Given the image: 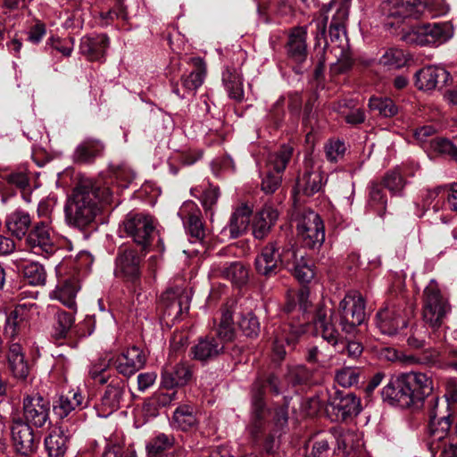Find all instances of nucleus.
I'll return each mask as SVG.
<instances>
[{"mask_svg":"<svg viewBox=\"0 0 457 457\" xmlns=\"http://www.w3.org/2000/svg\"><path fill=\"white\" fill-rule=\"evenodd\" d=\"M79 289V282L75 278H68L59 282L55 289L50 293L52 299L57 300L70 309L76 307V295Z\"/></svg>","mask_w":457,"mask_h":457,"instance_id":"nucleus-42","label":"nucleus"},{"mask_svg":"<svg viewBox=\"0 0 457 457\" xmlns=\"http://www.w3.org/2000/svg\"><path fill=\"white\" fill-rule=\"evenodd\" d=\"M331 310L320 306L314 315L313 324L317 333H320L324 340L335 346H339L341 339L334 324L330 322Z\"/></svg>","mask_w":457,"mask_h":457,"instance_id":"nucleus-32","label":"nucleus"},{"mask_svg":"<svg viewBox=\"0 0 457 457\" xmlns=\"http://www.w3.org/2000/svg\"><path fill=\"white\" fill-rule=\"evenodd\" d=\"M407 55L398 47H389L385 50L379 58V63L388 69H399L407 62Z\"/></svg>","mask_w":457,"mask_h":457,"instance_id":"nucleus-53","label":"nucleus"},{"mask_svg":"<svg viewBox=\"0 0 457 457\" xmlns=\"http://www.w3.org/2000/svg\"><path fill=\"white\" fill-rule=\"evenodd\" d=\"M72 433L63 425L54 428L45 438V448L49 457H63Z\"/></svg>","mask_w":457,"mask_h":457,"instance_id":"nucleus-29","label":"nucleus"},{"mask_svg":"<svg viewBox=\"0 0 457 457\" xmlns=\"http://www.w3.org/2000/svg\"><path fill=\"white\" fill-rule=\"evenodd\" d=\"M28 312L21 306L16 307L6 318L4 334L10 342H17L20 336L26 333L29 328Z\"/></svg>","mask_w":457,"mask_h":457,"instance_id":"nucleus-35","label":"nucleus"},{"mask_svg":"<svg viewBox=\"0 0 457 457\" xmlns=\"http://www.w3.org/2000/svg\"><path fill=\"white\" fill-rule=\"evenodd\" d=\"M161 301L169 315L174 314L178 317L189 310L190 295L185 288L177 286L167 289L162 295Z\"/></svg>","mask_w":457,"mask_h":457,"instance_id":"nucleus-28","label":"nucleus"},{"mask_svg":"<svg viewBox=\"0 0 457 457\" xmlns=\"http://www.w3.org/2000/svg\"><path fill=\"white\" fill-rule=\"evenodd\" d=\"M445 193L446 187H443L428 190L423 199L424 206L428 210L431 208L434 212H438L443 208V205L445 204L446 197Z\"/></svg>","mask_w":457,"mask_h":457,"instance_id":"nucleus-56","label":"nucleus"},{"mask_svg":"<svg viewBox=\"0 0 457 457\" xmlns=\"http://www.w3.org/2000/svg\"><path fill=\"white\" fill-rule=\"evenodd\" d=\"M415 84L420 90H432L445 86L451 78L450 73L441 66H426L415 74Z\"/></svg>","mask_w":457,"mask_h":457,"instance_id":"nucleus-23","label":"nucleus"},{"mask_svg":"<svg viewBox=\"0 0 457 457\" xmlns=\"http://www.w3.org/2000/svg\"><path fill=\"white\" fill-rule=\"evenodd\" d=\"M11 429L13 445L18 453L26 456L37 451L40 436L34 433L31 425L17 418L13 420Z\"/></svg>","mask_w":457,"mask_h":457,"instance_id":"nucleus-17","label":"nucleus"},{"mask_svg":"<svg viewBox=\"0 0 457 457\" xmlns=\"http://www.w3.org/2000/svg\"><path fill=\"white\" fill-rule=\"evenodd\" d=\"M266 386H269L275 395L283 393L279 387V380L275 375L270 374L266 378L256 379L252 389L251 420L247 429L253 443L255 445H262L263 450L270 454L275 453L278 447V440L276 435L278 430L275 433H266L265 431L267 410L264 396Z\"/></svg>","mask_w":457,"mask_h":457,"instance_id":"nucleus-2","label":"nucleus"},{"mask_svg":"<svg viewBox=\"0 0 457 457\" xmlns=\"http://www.w3.org/2000/svg\"><path fill=\"white\" fill-rule=\"evenodd\" d=\"M104 151V145L101 140L88 137L77 145L73 160L76 163H93L96 158L103 155Z\"/></svg>","mask_w":457,"mask_h":457,"instance_id":"nucleus-36","label":"nucleus"},{"mask_svg":"<svg viewBox=\"0 0 457 457\" xmlns=\"http://www.w3.org/2000/svg\"><path fill=\"white\" fill-rule=\"evenodd\" d=\"M115 189L116 187H110L91 182L79 184L65 205L68 223L83 228L95 220L100 210L99 204H119L120 200L115 195Z\"/></svg>","mask_w":457,"mask_h":457,"instance_id":"nucleus-1","label":"nucleus"},{"mask_svg":"<svg viewBox=\"0 0 457 457\" xmlns=\"http://www.w3.org/2000/svg\"><path fill=\"white\" fill-rule=\"evenodd\" d=\"M330 432L337 442L338 453H342L344 457H357L362 445L356 433L342 428H333Z\"/></svg>","mask_w":457,"mask_h":457,"instance_id":"nucleus-33","label":"nucleus"},{"mask_svg":"<svg viewBox=\"0 0 457 457\" xmlns=\"http://www.w3.org/2000/svg\"><path fill=\"white\" fill-rule=\"evenodd\" d=\"M23 278L32 286H43L46 281V271L37 262H24L17 266Z\"/></svg>","mask_w":457,"mask_h":457,"instance_id":"nucleus-47","label":"nucleus"},{"mask_svg":"<svg viewBox=\"0 0 457 457\" xmlns=\"http://www.w3.org/2000/svg\"><path fill=\"white\" fill-rule=\"evenodd\" d=\"M383 183L393 194H398L404 187V181L402 175L395 170L387 172L384 177Z\"/></svg>","mask_w":457,"mask_h":457,"instance_id":"nucleus-63","label":"nucleus"},{"mask_svg":"<svg viewBox=\"0 0 457 457\" xmlns=\"http://www.w3.org/2000/svg\"><path fill=\"white\" fill-rule=\"evenodd\" d=\"M450 311L448 299L442 294L437 282L431 279L423 291L424 321L432 328H438Z\"/></svg>","mask_w":457,"mask_h":457,"instance_id":"nucleus-7","label":"nucleus"},{"mask_svg":"<svg viewBox=\"0 0 457 457\" xmlns=\"http://www.w3.org/2000/svg\"><path fill=\"white\" fill-rule=\"evenodd\" d=\"M293 154L290 145H282L279 150L269 154L267 171L262 179V190L265 194L275 193L282 183V174Z\"/></svg>","mask_w":457,"mask_h":457,"instance_id":"nucleus-8","label":"nucleus"},{"mask_svg":"<svg viewBox=\"0 0 457 457\" xmlns=\"http://www.w3.org/2000/svg\"><path fill=\"white\" fill-rule=\"evenodd\" d=\"M421 0H386L381 4L383 23L392 33L403 28L408 19H420L425 13Z\"/></svg>","mask_w":457,"mask_h":457,"instance_id":"nucleus-6","label":"nucleus"},{"mask_svg":"<svg viewBox=\"0 0 457 457\" xmlns=\"http://www.w3.org/2000/svg\"><path fill=\"white\" fill-rule=\"evenodd\" d=\"M427 46H436L451 39L453 27L450 22H425Z\"/></svg>","mask_w":457,"mask_h":457,"instance_id":"nucleus-43","label":"nucleus"},{"mask_svg":"<svg viewBox=\"0 0 457 457\" xmlns=\"http://www.w3.org/2000/svg\"><path fill=\"white\" fill-rule=\"evenodd\" d=\"M201 212L192 201L185 202L178 212L193 242L202 241L204 229L200 218Z\"/></svg>","mask_w":457,"mask_h":457,"instance_id":"nucleus-24","label":"nucleus"},{"mask_svg":"<svg viewBox=\"0 0 457 457\" xmlns=\"http://www.w3.org/2000/svg\"><path fill=\"white\" fill-rule=\"evenodd\" d=\"M330 47L335 52L338 61V71L345 72L351 65L352 61L348 52V40L346 37L345 27H329Z\"/></svg>","mask_w":457,"mask_h":457,"instance_id":"nucleus-26","label":"nucleus"},{"mask_svg":"<svg viewBox=\"0 0 457 457\" xmlns=\"http://www.w3.org/2000/svg\"><path fill=\"white\" fill-rule=\"evenodd\" d=\"M369 205L379 215L383 216L386 206V197L378 184H371L370 187Z\"/></svg>","mask_w":457,"mask_h":457,"instance_id":"nucleus-57","label":"nucleus"},{"mask_svg":"<svg viewBox=\"0 0 457 457\" xmlns=\"http://www.w3.org/2000/svg\"><path fill=\"white\" fill-rule=\"evenodd\" d=\"M335 110L338 112L350 125L361 124L365 120L364 112L361 108H354L353 100H341Z\"/></svg>","mask_w":457,"mask_h":457,"instance_id":"nucleus-48","label":"nucleus"},{"mask_svg":"<svg viewBox=\"0 0 457 457\" xmlns=\"http://www.w3.org/2000/svg\"><path fill=\"white\" fill-rule=\"evenodd\" d=\"M429 404L428 445L430 451L434 453V449H440L441 444L449 440L448 434L451 428V414L440 409L439 399L437 397L431 399Z\"/></svg>","mask_w":457,"mask_h":457,"instance_id":"nucleus-11","label":"nucleus"},{"mask_svg":"<svg viewBox=\"0 0 457 457\" xmlns=\"http://www.w3.org/2000/svg\"><path fill=\"white\" fill-rule=\"evenodd\" d=\"M190 63L194 67L193 71L181 78L183 92L180 91L178 85L173 87V93L180 98H186L187 96H194L197 88L204 83L206 66L204 60L200 57L190 58Z\"/></svg>","mask_w":457,"mask_h":457,"instance_id":"nucleus-22","label":"nucleus"},{"mask_svg":"<svg viewBox=\"0 0 457 457\" xmlns=\"http://www.w3.org/2000/svg\"><path fill=\"white\" fill-rule=\"evenodd\" d=\"M116 370L124 377H131L143 369L146 362V356L142 349L131 346L123 351L115 359H110Z\"/></svg>","mask_w":457,"mask_h":457,"instance_id":"nucleus-20","label":"nucleus"},{"mask_svg":"<svg viewBox=\"0 0 457 457\" xmlns=\"http://www.w3.org/2000/svg\"><path fill=\"white\" fill-rule=\"evenodd\" d=\"M369 107L372 112H378V113L383 117L388 118L393 117L398 112V108L390 98L372 96L369 101Z\"/></svg>","mask_w":457,"mask_h":457,"instance_id":"nucleus-55","label":"nucleus"},{"mask_svg":"<svg viewBox=\"0 0 457 457\" xmlns=\"http://www.w3.org/2000/svg\"><path fill=\"white\" fill-rule=\"evenodd\" d=\"M326 411L332 421L351 420L361 411V399L352 393L337 391L329 398Z\"/></svg>","mask_w":457,"mask_h":457,"instance_id":"nucleus-13","label":"nucleus"},{"mask_svg":"<svg viewBox=\"0 0 457 457\" xmlns=\"http://www.w3.org/2000/svg\"><path fill=\"white\" fill-rule=\"evenodd\" d=\"M111 362L99 361L97 363H93L89 367L88 374L89 377L98 384H105L110 378V375L108 374V366Z\"/></svg>","mask_w":457,"mask_h":457,"instance_id":"nucleus-62","label":"nucleus"},{"mask_svg":"<svg viewBox=\"0 0 457 457\" xmlns=\"http://www.w3.org/2000/svg\"><path fill=\"white\" fill-rule=\"evenodd\" d=\"M233 313L231 306H225L221 309V317L217 331L219 338L207 336L201 338L198 343L191 348L194 358L200 361H207L215 359L224 349V341H231L235 337V328L233 322Z\"/></svg>","mask_w":457,"mask_h":457,"instance_id":"nucleus-4","label":"nucleus"},{"mask_svg":"<svg viewBox=\"0 0 457 457\" xmlns=\"http://www.w3.org/2000/svg\"><path fill=\"white\" fill-rule=\"evenodd\" d=\"M125 384L123 381L112 380L102 395L98 403L95 405L99 417L106 418L117 411L123 399Z\"/></svg>","mask_w":457,"mask_h":457,"instance_id":"nucleus-21","label":"nucleus"},{"mask_svg":"<svg viewBox=\"0 0 457 457\" xmlns=\"http://www.w3.org/2000/svg\"><path fill=\"white\" fill-rule=\"evenodd\" d=\"M123 226L127 236L142 250H147L155 234V220L145 213H129Z\"/></svg>","mask_w":457,"mask_h":457,"instance_id":"nucleus-9","label":"nucleus"},{"mask_svg":"<svg viewBox=\"0 0 457 457\" xmlns=\"http://www.w3.org/2000/svg\"><path fill=\"white\" fill-rule=\"evenodd\" d=\"M109 46L104 34L85 36L80 40L79 50L89 61H102Z\"/></svg>","mask_w":457,"mask_h":457,"instance_id":"nucleus-34","label":"nucleus"},{"mask_svg":"<svg viewBox=\"0 0 457 457\" xmlns=\"http://www.w3.org/2000/svg\"><path fill=\"white\" fill-rule=\"evenodd\" d=\"M293 273L301 283H308L314 277V270L311 261L304 258L295 247V259L286 268Z\"/></svg>","mask_w":457,"mask_h":457,"instance_id":"nucleus-44","label":"nucleus"},{"mask_svg":"<svg viewBox=\"0 0 457 457\" xmlns=\"http://www.w3.org/2000/svg\"><path fill=\"white\" fill-rule=\"evenodd\" d=\"M253 209L247 204H241L232 213L229 224L224 228L230 237L237 238L243 235L249 227Z\"/></svg>","mask_w":457,"mask_h":457,"instance_id":"nucleus-38","label":"nucleus"},{"mask_svg":"<svg viewBox=\"0 0 457 457\" xmlns=\"http://www.w3.org/2000/svg\"><path fill=\"white\" fill-rule=\"evenodd\" d=\"M175 443L172 436L163 433L156 435L151 438L146 444V451L148 457H159L167 450H170Z\"/></svg>","mask_w":457,"mask_h":457,"instance_id":"nucleus-51","label":"nucleus"},{"mask_svg":"<svg viewBox=\"0 0 457 457\" xmlns=\"http://www.w3.org/2000/svg\"><path fill=\"white\" fill-rule=\"evenodd\" d=\"M222 83L230 98L238 102L243 100V77L239 69L226 66L222 72Z\"/></svg>","mask_w":457,"mask_h":457,"instance_id":"nucleus-41","label":"nucleus"},{"mask_svg":"<svg viewBox=\"0 0 457 457\" xmlns=\"http://www.w3.org/2000/svg\"><path fill=\"white\" fill-rule=\"evenodd\" d=\"M395 35L410 46H427L425 22L416 23L409 27L401 28Z\"/></svg>","mask_w":457,"mask_h":457,"instance_id":"nucleus-46","label":"nucleus"},{"mask_svg":"<svg viewBox=\"0 0 457 457\" xmlns=\"http://www.w3.org/2000/svg\"><path fill=\"white\" fill-rule=\"evenodd\" d=\"M345 150V142L339 139L330 140L325 145L326 156L331 162H336L342 159Z\"/></svg>","mask_w":457,"mask_h":457,"instance_id":"nucleus-61","label":"nucleus"},{"mask_svg":"<svg viewBox=\"0 0 457 457\" xmlns=\"http://www.w3.org/2000/svg\"><path fill=\"white\" fill-rule=\"evenodd\" d=\"M7 360L12 375L18 379H26L29 373V366L20 342H10Z\"/></svg>","mask_w":457,"mask_h":457,"instance_id":"nucleus-39","label":"nucleus"},{"mask_svg":"<svg viewBox=\"0 0 457 457\" xmlns=\"http://www.w3.org/2000/svg\"><path fill=\"white\" fill-rule=\"evenodd\" d=\"M432 390L430 377L423 372L411 371L390 380L383 388L382 395L393 405L408 408L422 403Z\"/></svg>","mask_w":457,"mask_h":457,"instance_id":"nucleus-3","label":"nucleus"},{"mask_svg":"<svg viewBox=\"0 0 457 457\" xmlns=\"http://www.w3.org/2000/svg\"><path fill=\"white\" fill-rule=\"evenodd\" d=\"M141 257L137 251L129 248L120 250L114 267V275L127 281L135 282L141 275Z\"/></svg>","mask_w":457,"mask_h":457,"instance_id":"nucleus-19","label":"nucleus"},{"mask_svg":"<svg viewBox=\"0 0 457 457\" xmlns=\"http://www.w3.org/2000/svg\"><path fill=\"white\" fill-rule=\"evenodd\" d=\"M426 9L423 16H430L432 18L443 16L449 12V5L444 0H430L423 2Z\"/></svg>","mask_w":457,"mask_h":457,"instance_id":"nucleus-64","label":"nucleus"},{"mask_svg":"<svg viewBox=\"0 0 457 457\" xmlns=\"http://www.w3.org/2000/svg\"><path fill=\"white\" fill-rule=\"evenodd\" d=\"M173 423L181 430H188L197 424L194 408L188 405L179 406L173 413Z\"/></svg>","mask_w":457,"mask_h":457,"instance_id":"nucleus-52","label":"nucleus"},{"mask_svg":"<svg viewBox=\"0 0 457 457\" xmlns=\"http://www.w3.org/2000/svg\"><path fill=\"white\" fill-rule=\"evenodd\" d=\"M307 33L308 27L299 26L293 28L288 34L287 54L288 58L297 64H302L307 59Z\"/></svg>","mask_w":457,"mask_h":457,"instance_id":"nucleus-25","label":"nucleus"},{"mask_svg":"<svg viewBox=\"0 0 457 457\" xmlns=\"http://www.w3.org/2000/svg\"><path fill=\"white\" fill-rule=\"evenodd\" d=\"M408 315L403 303L388 304L377 313V326L383 334L395 335L407 327Z\"/></svg>","mask_w":457,"mask_h":457,"instance_id":"nucleus-15","label":"nucleus"},{"mask_svg":"<svg viewBox=\"0 0 457 457\" xmlns=\"http://www.w3.org/2000/svg\"><path fill=\"white\" fill-rule=\"evenodd\" d=\"M297 234L305 247L320 248L325 240L324 224L318 213L304 211L297 222Z\"/></svg>","mask_w":457,"mask_h":457,"instance_id":"nucleus-12","label":"nucleus"},{"mask_svg":"<svg viewBox=\"0 0 457 457\" xmlns=\"http://www.w3.org/2000/svg\"><path fill=\"white\" fill-rule=\"evenodd\" d=\"M340 326L347 334L354 331L366 318L365 301L358 292L347 294L339 303Z\"/></svg>","mask_w":457,"mask_h":457,"instance_id":"nucleus-10","label":"nucleus"},{"mask_svg":"<svg viewBox=\"0 0 457 457\" xmlns=\"http://www.w3.org/2000/svg\"><path fill=\"white\" fill-rule=\"evenodd\" d=\"M305 332L304 323L295 325L291 322L283 323L274 330L272 358L275 361L284 359L287 351L285 346L294 345L299 337Z\"/></svg>","mask_w":457,"mask_h":457,"instance_id":"nucleus-18","label":"nucleus"},{"mask_svg":"<svg viewBox=\"0 0 457 457\" xmlns=\"http://www.w3.org/2000/svg\"><path fill=\"white\" fill-rule=\"evenodd\" d=\"M191 194L201 201L206 211L212 208L220 196L219 188L210 184H204L192 188Z\"/></svg>","mask_w":457,"mask_h":457,"instance_id":"nucleus-49","label":"nucleus"},{"mask_svg":"<svg viewBox=\"0 0 457 457\" xmlns=\"http://www.w3.org/2000/svg\"><path fill=\"white\" fill-rule=\"evenodd\" d=\"M56 323L54 325V336L56 338L66 337L74 322V317L71 312L59 311L55 315Z\"/></svg>","mask_w":457,"mask_h":457,"instance_id":"nucleus-58","label":"nucleus"},{"mask_svg":"<svg viewBox=\"0 0 457 457\" xmlns=\"http://www.w3.org/2000/svg\"><path fill=\"white\" fill-rule=\"evenodd\" d=\"M295 259V246L286 239L278 238L264 246L255 258L256 271L272 277L288 267Z\"/></svg>","mask_w":457,"mask_h":457,"instance_id":"nucleus-5","label":"nucleus"},{"mask_svg":"<svg viewBox=\"0 0 457 457\" xmlns=\"http://www.w3.org/2000/svg\"><path fill=\"white\" fill-rule=\"evenodd\" d=\"M238 327L243 334L248 337H255L260 332L259 320L252 312L241 316L238 320Z\"/></svg>","mask_w":457,"mask_h":457,"instance_id":"nucleus-59","label":"nucleus"},{"mask_svg":"<svg viewBox=\"0 0 457 457\" xmlns=\"http://www.w3.org/2000/svg\"><path fill=\"white\" fill-rule=\"evenodd\" d=\"M30 224L29 213L19 210L10 213L5 220L8 231L20 239L26 235Z\"/></svg>","mask_w":457,"mask_h":457,"instance_id":"nucleus-45","label":"nucleus"},{"mask_svg":"<svg viewBox=\"0 0 457 457\" xmlns=\"http://www.w3.org/2000/svg\"><path fill=\"white\" fill-rule=\"evenodd\" d=\"M30 252L37 255L48 257L57 250L56 237L47 220L36 222L26 237Z\"/></svg>","mask_w":457,"mask_h":457,"instance_id":"nucleus-14","label":"nucleus"},{"mask_svg":"<svg viewBox=\"0 0 457 457\" xmlns=\"http://www.w3.org/2000/svg\"><path fill=\"white\" fill-rule=\"evenodd\" d=\"M323 185V177L319 168L306 163L304 171L297 179V187L306 195L319 192Z\"/></svg>","mask_w":457,"mask_h":457,"instance_id":"nucleus-40","label":"nucleus"},{"mask_svg":"<svg viewBox=\"0 0 457 457\" xmlns=\"http://www.w3.org/2000/svg\"><path fill=\"white\" fill-rule=\"evenodd\" d=\"M88 405L87 400L79 391L70 390L61 394L54 402L53 408L56 416L64 419L76 410H82Z\"/></svg>","mask_w":457,"mask_h":457,"instance_id":"nucleus-30","label":"nucleus"},{"mask_svg":"<svg viewBox=\"0 0 457 457\" xmlns=\"http://www.w3.org/2000/svg\"><path fill=\"white\" fill-rule=\"evenodd\" d=\"M432 146L435 151L446 154L457 162V136L453 137V141L446 138H437L433 141Z\"/></svg>","mask_w":457,"mask_h":457,"instance_id":"nucleus-60","label":"nucleus"},{"mask_svg":"<svg viewBox=\"0 0 457 457\" xmlns=\"http://www.w3.org/2000/svg\"><path fill=\"white\" fill-rule=\"evenodd\" d=\"M309 288L306 287H301L299 291L293 296H287V300L285 305V312L287 313H291L296 309V307H298L299 311H301L303 315L304 316L311 307V302L309 300Z\"/></svg>","mask_w":457,"mask_h":457,"instance_id":"nucleus-50","label":"nucleus"},{"mask_svg":"<svg viewBox=\"0 0 457 457\" xmlns=\"http://www.w3.org/2000/svg\"><path fill=\"white\" fill-rule=\"evenodd\" d=\"M192 378L191 366L185 362L166 366L162 372V386L167 389L187 385Z\"/></svg>","mask_w":457,"mask_h":457,"instance_id":"nucleus-31","label":"nucleus"},{"mask_svg":"<svg viewBox=\"0 0 457 457\" xmlns=\"http://www.w3.org/2000/svg\"><path fill=\"white\" fill-rule=\"evenodd\" d=\"M361 370L357 367L345 366L336 371L335 381L342 387L348 388L358 384Z\"/></svg>","mask_w":457,"mask_h":457,"instance_id":"nucleus-54","label":"nucleus"},{"mask_svg":"<svg viewBox=\"0 0 457 457\" xmlns=\"http://www.w3.org/2000/svg\"><path fill=\"white\" fill-rule=\"evenodd\" d=\"M210 276L225 278L233 284L242 286L248 279V270L240 262H214L211 267Z\"/></svg>","mask_w":457,"mask_h":457,"instance_id":"nucleus-27","label":"nucleus"},{"mask_svg":"<svg viewBox=\"0 0 457 457\" xmlns=\"http://www.w3.org/2000/svg\"><path fill=\"white\" fill-rule=\"evenodd\" d=\"M50 402L39 394L28 395L22 401L23 421L36 428L50 422Z\"/></svg>","mask_w":457,"mask_h":457,"instance_id":"nucleus-16","label":"nucleus"},{"mask_svg":"<svg viewBox=\"0 0 457 457\" xmlns=\"http://www.w3.org/2000/svg\"><path fill=\"white\" fill-rule=\"evenodd\" d=\"M278 211L269 204L256 214L253 220V235L257 239L264 238L278 218Z\"/></svg>","mask_w":457,"mask_h":457,"instance_id":"nucleus-37","label":"nucleus"}]
</instances>
